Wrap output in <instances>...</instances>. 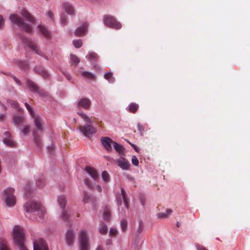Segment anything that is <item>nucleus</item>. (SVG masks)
Here are the masks:
<instances>
[{
    "label": "nucleus",
    "instance_id": "f257e3e1",
    "mask_svg": "<svg viewBox=\"0 0 250 250\" xmlns=\"http://www.w3.org/2000/svg\"><path fill=\"white\" fill-rule=\"evenodd\" d=\"M25 233L22 228L16 226L13 230V239L16 244L20 247V250H28L24 244Z\"/></svg>",
    "mask_w": 250,
    "mask_h": 250
},
{
    "label": "nucleus",
    "instance_id": "f03ea898",
    "mask_svg": "<svg viewBox=\"0 0 250 250\" xmlns=\"http://www.w3.org/2000/svg\"><path fill=\"white\" fill-rule=\"evenodd\" d=\"M27 212L37 211L38 215L40 218H42L45 213V209L40 203L34 201L27 202L24 206Z\"/></svg>",
    "mask_w": 250,
    "mask_h": 250
},
{
    "label": "nucleus",
    "instance_id": "7ed1b4c3",
    "mask_svg": "<svg viewBox=\"0 0 250 250\" xmlns=\"http://www.w3.org/2000/svg\"><path fill=\"white\" fill-rule=\"evenodd\" d=\"M80 250H90V242L87 231L82 230L79 234Z\"/></svg>",
    "mask_w": 250,
    "mask_h": 250
},
{
    "label": "nucleus",
    "instance_id": "20e7f679",
    "mask_svg": "<svg viewBox=\"0 0 250 250\" xmlns=\"http://www.w3.org/2000/svg\"><path fill=\"white\" fill-rule=\"evenodd\" d=\"M10 19L12 22L17 24L18 26L21 27L22 29L26 32H31V26L24 22L22 19L18 15L15 14H11L10 16Z\"/></svg>",
    "mask_w": 250,
    "mask_h": 250
},
{
    "label": "nucleus",
    "instance_id": "39448f33",
    "mask_svg": "<svg viewBox=\"0 0 250 250\" xmlns=\"http://www.w3.org/2000/svg\"><path fill=\"white\" fill-rule=\"evenodd\" d=\"M103 22L106 26L115 29H119L122 26L121 23L114 17L109 15H106L104 17Z\"/></svg>",
    "mask_w": 250,
    "mask_h": 250
},
{
    "label": "nucleus",
    "instance_id": "423d86ee",
    "mask_svg": "<svg viewBox=\"0 0 250 250\" xmlns=\"http://www.w3.org/2000/svg\"><path fill=\"white\" fill-rule=\"evenodd\" d=\"M58 202L61 208L63 209L62 213V218L63 220L66 221L69 219V211L68 210L64 209L66 203L65 197L63 195L59 196L58 197Z\"/></svg>",
    "mask_w": 250,
    "mask_h": 250
},
{
    "label": "nucleus",
    "instance_id": "0eeeda50",
    "mask_svg": "<svg viewBox=\"0 0 250 250\" xmlns=\"http://www.w3.org/2000/svg\"><path fill=\"white\" fill-rule=\"evenodd\" d=\"M14 189L11 188H8L4 190L6 195L5 203L8 206H13L16 203V198L13 195Z\"/></svg>",
    "mask_w": 250,
    "mask_h": 250
},
{
    "label": "nucleus",
    "instance_id": "6e6552de",
    "mask_svg": "<svg viewBox=\"0 0 250 250\" xmlns=\"http://www.w3.org/2000/svg\"><path fill=\"white\" fill-rule=\"evenodd\" d=\"M21 40L22 42L26 44L28 47H29L33 51H35V52L41 56H42L46 58V56L44 54L43 52H42L37 47L36 43L32 42L29 39H27L26 38L21 37Z\"/></svg>",
    "mask_w": 250,
    "mask_h": 250
},
{
    "label": "nucleus",
    "instance_id": "1a4fd4ad",
    "mask_svg": "<svg viewBox=\"0 0 250 250\" xmlns=\"http://www.w3.org/2000/svg\"><path fill=\"white\" fill-rule=\"evenodd\" d=\"M79 130L84 135H93L97 132V128L90 125H85L78 127Z\"/></svg>",
    "mask_w": 250,
    "mask_h": 250
},
{
    "label": "nucleus",
    "instance_id": "9d476101",
    "mask_svg": "<svg viewBox=\"0 0 250 250\" xmlns=\"http://www.w3.org/2000/svg\"><path fill=\"white\" fill-rule=\"evenodd\" d=\"M34 250H48V248L44 240L39 238L34 242Z\"/></svg>",
    "mask_w": 250,
    "mask_h": 250
},
{
    "label": "nucleus",
    "instance_id": "9b49d317",
    "mask_svg": "<svg viewBox=\"0 0 250 250\" xmlns=\"http://www.w3.org/2000/svg\"><path fill=\"white\" fill-rule=\"evenodd\" d=\"M101 141L104 148L108 151H111L112 150V146L113 145V141L111 139L107 137H101Z\"/></svg>",
    "mask_w": 250,
    "mask_h": 250
},
{
    "label": "nucleus",
    "instance_id": "f8f14e48",
    "mask_svg": "<svg viewBox=\"0 0 250 250\" xmlns=\"http://www.w3.org/2000/svg\"><path fill=\"white\" fill-rule=\"evenodd\" d=\"M75 238V234L73 230L69 229L65 235V240L68 246H71L73 245Z\"/></svg>",
    "mask_w": 250,
    "mask_h": 250
},
{
    "label": "nucleus",
    "instance_id": "ddd939ff",
    "mask_svg": "<svg viewBox=\"0 0 250 250\" xmlns=\"http://www.w3.org/2000/svg\"><path fill=\"white\" fill-rule=\"evenodd\" d=\"M32 117L34 119V123L35 126L39 131L42 132L43 131V120L39 116L35 114Z\"/></svg>",
    "mask_w": 250,
    "mask_h": 250
},
{
    "label": "nucleus",
    "instance_id": "4468645a",
    "mask_svg": "<svg viewBox=\"0 0 250 250\" xmlns=\"http://www.w3.org/2000/svg\"><path fill=\"white\" fill-rule=\"evenodd\" d=\"M88 28V24L84 23L83 25L79 27L75 31V35L76 36H82L86 32Z\"/></svg>",
    "mask_w": 250,
    "mask_h": 250
},
{
    "label": "nucleus",
    "instance_id": "2eb2a0df",
    "mask_svg": "<svg viewBox=\"0 0 250 250\" xmlns=\"http://www.w3.org/2000/svg\"><path fill=\"white\" fill-rule=\"evenodd\" d=\"M85 169L86 172L93 178L94 180H98L99 175L95 169L89 166H86Z\"/></svg>",
    "mask_w": 250,
    "mask_h": 250
},
{
    "label": "nucleus",
    "instance_id": "dca6fc26",
    "mask_svg": "<svg viewBox=\"0 0 250 250\" xmlns=\"http://www.w3.org/2000/svg\"><path fill=\"white\" fill-rule=\"evenodd\" d=\"M116 162L118 165L123 169H128L129 167V163L127 160L123 157H121L117 160Z\"/></svg>",
    "mask_w": 250,
    "mask_h": 250
},
{
    "label": "nucleus",
    "instance_id": "f3484780",
    "mask_svg": "<svg viewBox=\"0 0 250 250\" xmlns=\"http://www.w3.org/2000/svg\"><path fill=\"white\" fill-rule=\"evenodd\" d=\"M91 102L90 100L87 98L82 99L78 103V107L79 108H83L87 109L90 106Z\"/></svg>",
    "mask_w": 250,
    "mask_h": 250
},
{
    "label": "nucleus",
    "instance_id": "a211bd4d",
    "mask_svg": "<svg viewBox=\"0 0 250 250\" xmlns=\"http://www.w3.org/2000/svg\"><path fill=\"white\" fill-rule=\"evenodd\" d=\"M35 71L41 75L43 78L46 79L49 77V74L43 67L40 66H36L34 67Z\"/></svg>",
    "mask_w": 250,
    "mask_h": 250
},
{
    "label": "nucleus",
    "instance_id": "6ab92c4d",
    "mask_svg": "<svg viewBox=\"0 0 250 250\" xmlns=\"http://www.w3.org/2000/svg\"><path fill=\"white\" fill-rule=\"evenodd\" d=\"M26 84L31 91L35 92H39V87L34 82L30 80H27Z\"/></svg>",
    "mask_w": 250,
    "mask_h": 250
},
{
    "label": "nucleus",
    "instance_id": "aec40b11",
    "mask_svg": "<svg viewBox=\"0 0 250 250\" xmlns=\"http://www.w3.org/2000/svg\"><path fill=\"white\" fill-rule=\"evenodd\" d=\"M13 121L15 125H21L24 123L25 119L23 116L15 115L13 117Z\"/></svg>",
    "mask_w": 250,
    "mask_h": 250
},
{
    "label": "nucleus",
    "instance_id": "412c9836",
    "mask_svg": "<svg viewBox=\"0 0 250 250\" xmlns=\"http://www.w3.org/2000/svg\"><path fill=\"white\" fill-rule=\"evenodd\" d=\"M21 15L24 17L29 21L34 23L35 21L34 18L28 13V12L25 9H22L21 12Z\"/></svg>",
    "mask_w": 250,
    "mask_h": 250
},
{
    "label": "nucleus",
    "instance_id": "4be33fe9",
    "mask_svg": "<svg viewBox=\"0 0 250 250\" xmlns=\"http://www.w3.org/2000/svg\"><path fill=\"white\" fill-rule=\"evenodd\" d=\"M63 7L67 14L69 15H73L74 14V9L70 3L68 2H65L63 4Z\"/></svg>",
    "mask_w": 250,
    "mask_h": 250
},
{
    "label": "nucleus",
    "instance_id": "5701e85b",
    "mask_svg": "<svg viewBox=\"0 0 250 250\" xmlns=\"http://www.w3.org/2000/svg\"><path fill=\"white\" fill-rule=\"evenodd\" d=\"M38 27L41 33L46 38L50 37V32L44 26L42 25H39Z\"/></svg>",
    "mask_w": 250,
    "mask_h": 250
},
{
    "label": "nucleus",
    "instance_id": "b1692460",
    "mask_svg": "<svg viewBox=\"0 0 250 250\" xmlns=\"http://www.w3.org/2000/svg\"><path fill=\"white\" fill-rule=\"evenodd\" d=\"M77 114L81 117L82 118H83L84 121L88 123H92L94 122L93 119H92V117H89L87 116L85 114L83 113L80 112H78Z\"/></svg>",
    "mask_w": 250,
    "mask_h": 250
},
{
    "label": "nucleus",
    "instance_id": "393cba45",
    "mask_svg": "<svg viewBox=\"0 0 250 250\" xmlns=\"http://www.w3.org/2000/svg\"><path fill=\"white\" fill-rule=\"evenodd\" d=\"M91 62H94L98 61L99 56L95 52H90L86 56Z\"/></svg>",
    "mask_w": 250,
    "mask_h": 250
},
{
    "label": "nucleus",
    "instance_id": "a878e982",
    "mask_svg": "<svg viewBox=\"0 0 250 250\" xmlns=\"http://www.w3.org/2000/svg\"><path fill=\"white\" fill-rule=\"evenodd\" d=\"M121 191L122 196V198H123V199L124 201V203L126 208L127 209H128V201H127V194H126L125 190L123 188H121Z\"/></svg>",
    "mask_w": 250,
    "mask_h": 250
},
{
    "label": "nucleus",
    "instance_id": "bb28decb",
    "mask_svg": "<svg viewBox=\"0 0 250 250\" xmlns=\"http://www.w3.org/2000/svg\"><path fill=\"white\" fill-rule=\"evenodd\" d=\"M33 136H34V141H35V142L36 145L39 147H41L42 145V141L40 138V137L38 134L37 132H36V131L33 132Z\"/></svg>",
    "mask_w": 250,
    "mask_h": 250
},
{
    "label": "nucleus",
    "instance_id": "cd10ccee",
    "mask_svg": "<svg viewBox=\"0 0 250 250\" xmlns=\"http://www.w3.org/2000/svg\"><path fill=\"white\" fill-rule=\"evenodd\" d=\"M139 105L136 103H132L128 106V111L132 113H135L139 108Z\"/></svg>",
    "mask_w": 250,
    "mask_h": 250
},
{
    "label": "nucleus",
    "instance_id": "c85d7f7f",
    "mask_svg": "<svg viewBox=\"0 0 250 250\" xmlns=\"http://www.w3.org/2000/svg\"><path fill=\"white\" fill-rule=\"evenodd\" d=\"M81 74L83 77L88 79L93 80L95 79V75L88 71H83Z\"/></svg>",
    "mask_w": 250,
    "mask_h": 250
},
{
    "label": "nucleus",
    "instance_id": "c756f323",
    "mask_svg": "<svg viewBox=\"0 0 250 250\" xmlns=\"http://www.w3.org/2000/svg\"><path fill=\"white\" fill-rule=\"evenodd\" d=\"M172 210L171 209H167L166 212L159 213L157 216L158 218L163 219L167 218L172 213Z\"/></svg>",
    "mask_w": 250,
    "mask_h": 250
},
{
    "label": "nucleus",
    "instance_id": "7c9ffc66",
    "mask_svg": "<svg viewBox=\"0 0 250 250\" xmlns=\"http://www.w3.org/2000/svg\"><path fill=\"white\" fill-rule=\"evenodd\" d=\"M113 146L115 148V149L120 154H122L124 153V147L123 146L118 144L117 143L114 142L113 143Z\"/></svg>",
    "mask_w": 250,
    "mask_h": 250
},
{
    "label": "nucleus",
    "instance_id": "2f4dec72",
    "mask_svg": "<svg viewBox=\"0 0 250 250\" xmlns=\"http://www.w3.org/2000/svg\"><path fill=\"white\" fill-rule=\"evenodd\" d=\"M107 230V227L104 223H102L100 224L99 228V231L101 234H106Z\"/></svg>",
    "mask_w": 250,
    "mask_h": 250
},
{
    "label": "nucleus",
    "instance_id": "473e14b6",
    "mask_svg": "<svg viewBox=\"0 0 250 250\" xmlns=\"http://www.w3.org/2000/svg\"><path fill=\"white\" fill-rule=\"evenodd\" d=\"M104 78L110 83H113L115 81V79L113 77V74L111 72H106L104 75Z\"/></svg>",
    "mask_w": 250,
    "mask_h": 250
},
{
    "label": "nucleus",
    "instance_id": "72a5a7b5",
    "mask_svg": "<svg viewBox=\"0 0 250 250\" xmlns=\"http://www.w3.org/2000/svg\"><path fill=\"white\" fill-rule=\"evenodd\" d=\"M121 227L123 232H125L127 228V221L125 219H122L120 222Z\"/></svg>",
    "mask_w": 250,
    "mask_h": 250
},
{
    "label": "nucleus",
    "instance_id": "f704fd0d",
    "mask_svg": "<svg viewBox=\"0 0 250 250\" xmlns=\"http://www.w3.org/2000/svg\"><path fill=\"white\" fill-rule=\"evenodd\" d=\"M12 107L16 108L18 111H21V108L19 106V104L17 101L9 100L8 102Z\"/></svg>",
    "mask_w": 250,
    "mask_h": 250
},
{
    "label": "nucleus",
    "instance_id": "c9c22d12",
    "mask_svg": "<svg viewBox=\"0 0 250 250\" xmlns=\"http://www.w3.org/2000/svg\"><path fill=\"white\" fill-rule=\"evenodd\" d=\"M3 142L4 144L9 147H13L15 146V142L11 139L6 138L3 140Z\"/></svg>",
    "mask_w": 250,
    "mask_h": 250
},
{
    "label": "nucleus",
    "instance_id": "e433bc0d",
    "mask_svg": "<svg viewBox=\"0 0 250 250\" xmlns=\"http://www.w3.org/2000/svg\"><path fill=\"white\" fill-rule=\"evenodd\" d=\"M70 57L72 64L77 65L80 62V59L76 55L73 54H71Z\"/></svg>",
    "mask_w": 250,
    "mask_h": 250
},
{
    "label": "nucleus",
    "instance_id": "4c0bfd02",
    "mask_svg": "<svg viewBox=\"0 0 250 250\" xmlns=\"http://www.w3.org/2000/svg\"><path fill=\"white\" fill-rule=\"evenodd\" d=\"M102 176L103 180L105 182H108L110 180V175L106 171H104L102 172Z\"/></svg>",
    "mask_w": 250,
    "mask_h": 250
},
{
    "label": "nucleus",
    "instance_id": "58836bf2",
    "mask_svg": "<svg viewBox=\"0 0 250 250\" xmlns=\"http://www.w3.org/2000/svg\"><path fill=\"white\" fill-rule=\"evenodd\" d=\"M73 43L76 48H80L82 45V41L81 40H76L73 41Z\"/></svg>",
    "mask_w": 250,
    "mask_h": 250
},
{
    "label": "nucleus",
    "instance_id": "ea45409f",
    "mask_svg": "<svg viewBox=\"0 0 250 250\" xmlns=\"http://www.w3.org/2000/svg\"><path fill=\"white\" fill-rule=\"evenodd\" d=\"M103 216L105 220H108L110 217V212L107 208H106L104 210Z\"/></svg>",
    "mask_w": 250,
    "mask_h": 250
},
{
    "label": "nucleus",
    "instance_id": "a19ab883",
    "mask_svg": "<svg viewBox=\"0 0 250 250\" xmlns=\"http://www.w3.org/2000/svg\"><path fill=\"white\" fill-rule=\"evenodd\" d=\"M61 22L62 26H64L67 23V17L64 14H62L61 16Z\"/></svg>",
    "mask_w": 250,
    "mask_h": 250
},
{
    "label": "nucleus",
    "instance_id": "79ce46f5",
    "mask_svg": "<svg viewBox=\"0 0 250 250\" xmlns=\"http://www.w3.org/2000/svg\"><path fill=\"white\" fill-rule=\"evenodd\" d=\"M146 199V198L144 194H139V200H140V201L141 204L143 206H144L145 205Z\"/></svg>",
    "mask_w": 250,
    "mask_h": 250
},
{
    "label": "nucleus",
    "instance_id": "37998d69",
    "mask_svg": "<svg viewBox=\"0 0 250 250\" xmlns=\"http://www.w3.org/2000/svg\"><path fill=\"white\" fill-rule=\"evenodd\" d=\"M36 184L39 187L42 188L44 185L45 181L42 178L39 179L37 181Z\"/></svg>",
    "mask_w": 250,
    "mask_h": 250
},
{
    "label": "nucleus",
    "instance_id": "c03bdc74",
    "mask_svg": "<svg viewBox=\"0 0 250 250\" xmlns=\"http://www.w3.org/2000/svg\"><path fill=\"white\" fill-rule=\"evenodd\" d=\"M89 198H90V196L89 195L88 193L84 191V196H83V202L84 204L87 203L89 202Z\"/></svg>",
    "mask_w": 250,
    "mask_h": 250
},
{
    "label": "nucleus",
    "instance_id": "a18cd8bd",
    "mask_svg": "<svg viewBox=\"0 0 250 250\" xmlns=\"http://www.w3.org/2000/svg\"><path fill=\"white\" fill-rule=\"evenodd\" d=\"M25 105L27 109L28 110V112L30 113V114L31 116H32L35 114L34 113V111H33L32 107H30V106L27 103H25Z\"/></svg>",
    "mask_w": 250,
    "mask_h": 250
},
{
    "label": "nucleus",
    "instance_id": "49530a36",
    "mask_svg": "<svg viewBox=\"0 0 250 250\" xmlns=\"http://www.w3.org/2000/svg\"><path fill=\"white\" fill-rule=\"evenodd\" d=\"M137 128L140 134H142L145 130V127L141 124L139 123L137 125Z\"/></svg>",
    "mask_w": 250,
    "mask_h": 250
},
{
    "label": "nucleus",
    "instance_id": "de8ad7c7",
    "mask_svg": "<svg viewBox=\"0 0 250 250\" xmlns=\"http://www.w3.org/2000/svg\"><path fill=\"white\" fill-rule=\"evenodd\" d=\"M30 128V125H26L24 126L22 131L24 135H27L28 133L29 132Z\"/></svg>",
    "mask_w": 250,
    "mask_h": 250
},
{
    "label": "nucleus",
    "instance_id": "09e8293b",
    "mask_svg": "<svg viewBox=\"0 0 250 250\" xmlns=\"http://www.w3.org/2000/svg\"><path fill=\"white\" fill-rule=\"evenodd\" d=\"M131 161L132 164L135 166H137L139 165V161L137 158L135 156H133L132 157Z\"/></svg>",
    "mask_w": 250,
    "mask_h": 250
},
{
    "label": "nucleus",
    "instance_id": "8fccbe9b",
    "mask_svg": "<svg viewBox=\"0 0 250 250\" xmlns=\"http://www.w3.org/2000/svg\"><path fill=\"white\" fill-rule=\"evenodd\" d=\"M143 222L141 221L139 222L137 232L139 234H140L143 231Z\"/></svg>",
    "mask_w": 250,
    "mask_h": 250
},
{
    "label": "nucleus",
    "instance_id": "3c124183",
    "mask_svg": "<svg viewBox=\"0 0 250 250\" xmlns=\"http://www.w3.org/2000/svg\"><path fill=\"white\" fill-rule=\"evenodd\" d=\"M0 250H9L7 247L6 244L5 242L1 243L0 245Z\"/></svg>",
    "mask_w": 250,
    "mask_h": 250
},
{
    "label": "nucleus",
    "instance_id": "603ef678",
    "mask_svg": "<svg viewBox=\"0 0 250 250\" xmlns=\"http://www.w3.org/2000/svg\"><path fill=\"white\" fill-rule=\"evenodd\" d=\"M117 203V205L119 207L121 206L122 204V198L120 195L116 196V199Z\"/></svg>",
    "mask_w": 250,
    "mask_h": 250
},
{
    "label": "nucleus",
    "instance_id": "864d4df0",
    "mask_svg": "<svg viewBox=\"0 0 250 250\" xmlns=\"http://www.w3.org/2000/svg\"><path fill=\"white\" fill-rule=\"evenodd\" d=\"M110 234L112 235H115L117 233V230L115 228H111L109 230Z\"/></svg>",
    "mask_w": 250,
    "mask_h": 250
},
{
    "label": "nucleus",
    "instance_id": "5fc2aeb1",
    "mask_svg": "<svg viewBox=\"0 0 250 250\" xmlns=\"http://www.w3.org/2000/svg\"><path fill=\"white\" fill-rule=\"evenodd\" d=\"M195 246H196L197 250H208L205 247H204L202 245H200L198 244H196Z\"/></svg>",
    "mask_w": 250,
    "mask_h": 250
},
{
    "label": "nucleus",
    "instance_id": "6e6d98bb",
    "mask_svg": "<svg viewBox=\"0 0 250 250\" xmlns=\"http://www.w3.org/2000/svg\"><path fill=\"white\" fill-rule=\"evenodd\" d=\"M6 138L11 139L10 133L9 132H8V131L5 132L3 133V140L4 139H5Z\"/></svg>",
    "mask_w": 250,
    "mask_h": 250
},
{
    "label": "nucleus",
    "instance_id": "4d7b16f0",
    "mask_svg": "<svg viewBox=\"0 0 250 250\" xmlns=\"http://www.w3.org/2000/svg\"><path fill=\"white\" fill-rule=\"evenodd\" d=\"M19 65L23 69H26L28 67L27 63L26 62H20Z\"/></svg>",
    "mask_w": 250,
    "mask_h": 250
},
{
    "label": "nucleus",
    "instance_id": "13d9d810",
    "mask_svg": "<svg viewBox=\"0 0 250 250\" xmlns=\"http://www.w3.org/2000/svg\"><path fill=\"white\" fill-rule=\"evenodd\" d=\"M4 23V20L3 17L0 15V29H2Z\"/></svg>",
    "mask_w": 250,
    "mask_h": 250
},
{
    "label": "nucleus",
    "instance_id": "bf43d9fd",
    "mask_svg": "<svg viewBox=\"0 0 250 250\" xmlns=\"http://www.w3.org/2000/svg\"><path fill=\"white\" fill-rule=\"evenodd\" d=\"M84 183L88 187V188H92L91 184L90 183V182L89 180L88 179H85L84 180Z\"/></svg>",
    "mask_w": 250,
    "mask_h": 250
},
{
    "label": "nucleus",
    "instance_id": "052dcab7",
    "mask_svg": "<svg viewBox=\"0 0 250 250\" xmlns=\"http://www.w3.org/2000/svg\"><path fill=\"white\" fill-rule=\"evenodd\" d=\"M13 78L17 84L21 85V81L19 79H18L16 77L13 76Z\"/></svg>",
    "mask_w": 250,
    "mask_h": 250
},
{
    "label": "nucleus",
    "instance_id": "680f3d73",
    "mask_svg": "<svg viewBox=\"0 0 250 250\" xmlns=\"http://www.w3.org/2000/svg\"><path fill=\"white\" fill-rule=\"evenodd\" d=\"M130 145L134 148V149H135V150L137 152H138L139 151V149H138V148L137 147V146L134 145V144H131V143H130Z\"/></svg>",
    "mask_w": 250,
    "mask_h": 250
},
{
    "label": "nucleus",
    "instance_id": "e2e57ef3",
    "mask_svg": "<svg viewBox=\"0 0 250 250\" xmlns=\"http://www.w3.org/2000/svg\"><path fill=\"white\" fill-rule=\"evenodd\" d=\"M47 15L48 17H49L51 19H53V13L51 11H49L47 13Z\"/></svg>",
    "mask_w": 250,
    "mask_h": 250
},
{
    "label": "nucleus",
    "instance_id": "0e129e2a",
    "mask_svg": "<svg viewBox=\"0 0 250 250\" xmlns=\"http://www.w3.org/2000/svg\"><path fill=\"white\" fill-rule=\"evenodd\" d=\"M5 118V115L1 114H0V121H3Z\"/></svg>",
    "mask_w": 250,
    "mask_h": 250
},
{
    "label": "nucleus",
    "instance_id": "69168bd1",
    "mask_svg": "<svg viewBox=\"0 0 250 250\" xmlns=\"http://www.w3.org/2000/svg\"><path fill=\"white\" fill-rule=\"evenodd\" d=\"M96 189L98 191H99L100 192H102V188L99 185H97L96 186Z\"/></svg>",
    "mask_w": 250,
    "mask_h": 250
},
{
    "label": "nucleus",
    "instance_id": "338daca9",
    "mask_svg": "<svg viewBox=\"0 0 250 250\" xmlns=\"http://www.w3.org/2000/svg\"><path fill=\"white\" fill-rule=\"evenodd\" d=\"M63 74H64V76H65L66 78L68 80H70V79H71V76L69 74H68L67 73H64Z\"/></svg>",
    "mask_w": 250,
    "mask_h": 250
},
{
    "label": "nucleus",
    "instance_id": "774afa93",
    "mask_svg": "<svg viewBox=\"0 0 250 250\" xmlns=\"http://www.w3.org/2000/svg\"><path fill=\"white\" fill-rule=\"evenodd\" d=\"M96 250H104L101 247H98Z\"/></svg>",
    "mask_w": 250,
    "mask_h": 250
}]
</instances>
